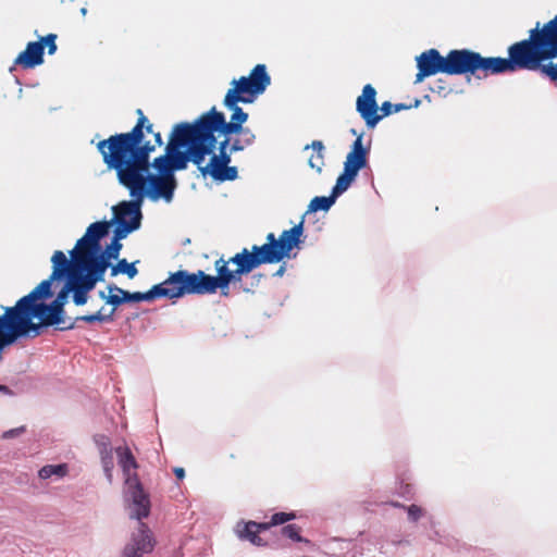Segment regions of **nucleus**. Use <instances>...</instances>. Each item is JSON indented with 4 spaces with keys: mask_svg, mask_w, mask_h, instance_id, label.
I'll use <instances>...</instances> for the list:
<instances>
[{
    "mask_svg": "<svg viewBox=\"0 0 557 557\" xmlns=\"http://www.w3.org/2000/svg\"><path fill=\"white\" fill-rule=\"evenodd\" d=\"M109 293L115 292L121 295V298H123V302L131 301V293L127 290L122 289L121 287H117L116 285H110L108 287Z\"/></svg>",
    "mask_w": 557,
    "mask_h": 557,
    "instance_id": "ea45409f",
    "label": "nucleus"
},
{
    "mask_svg": "<svg viewBox=\"0 0 557 557\" xmlns=\"http://www.w3.org/2000/svg\"><path fill=\"white\" fill-rule=\"evenodd\" d=\"M153 548L152 536L146 523L139 522L138 532L134 533L125 546L122 557H141Z\"/></svg>",
    "mask_w": 557,
    "mask_h": 557,
    "instance_id": "a211bd4d",
    "label": "nucleus"
},
{
    "mask_svg": "<svg viewBox=\"0 0 557 557\" xmlns=\"http://www.w3.org/2000/svg\"><path fill=\"white\" fill-rule=\"evenodd\" d=\"M99 455L113 451L111 441L107 435L99 434L94 437Z\"/></svg>",
    "mask_w": 557,
    "mask_h": 557,
    "instance_id": "473e14b6",
    "label": "nucleus"
},
{
    "mask_svg": "<svg viewBox=\"0 0 557 557\" xmlns=\"http://www.w3.org/2000/svg\"><path fill=\"white\" fill-rule=\"evenodd\" d=\"M246 147L245 144H243V140L239 138V136L237 138H235L231 145H230V152H237V151H242L244 150Z\"/></svg>",
    "mask_w": 557,
    "mask_h": 557,
    "instance_id": "a19ab883",
    "label": "nucleus"
},
{
    "mask_svg": "<svg viewBox=\"0 0 557 557\" xmlns=\"http://www.w3.org/2000/svg\"><path fill=\"white\" fill-rule=\"evenodd\" d=\"M52 272L28 295L22 297L12 307H7L0 315V359L3 351L18 339L40 335V325L32 321L33 308L45 298L52 296L51 286L54 281L67 277L71 267L65 253L55 250L51 257Z\"/></svg>",
    "mask_w": 557,
    "mask_h": 557,
    "instance_id": "7ed1b4c3",
    "label": "nucleus"
},
{
    "mask_svg": "<svg viewBox=\"0 0 557 557\" xmlns=\"http://www.w3.org/2000/svg\"><path fill=\"white\" fill-rule=\"evenodd\" d=\"M230 145H231L230 136H224V139L222 141H220V144H219V147H218L219 152L230 151Z\"/></svg>",
    "mask_w": 557,
    "mask_h": 557,
    "instance_id": "c03bdc74",
    "label": "nucleus"
},
{
    "mask_svg": "<svg viewBox=\"0 0 557 557\" xmlns=\"http://www.w3.org/2000/svg\"><path fill=\"white\" fill-rule=\"evenodd\" d=\"M199 171L203 176L209 174L218 182L234 181L238 175L236 166H230L213 156H211L210 161L206 165L203 163L200 165Z\"/></svg>",
    "mask_w": 557,
    "mask_h": 557,
    "instance_id": "aec40b11",
    "label": "nucleus"
},
{
    "mask_svg": "<svg viewBox=\"0 0 557 557\" xmlns=\"http://www.w3.org/2000/svg\"><path fill=\"white\" fill-rule=\"evenodd\" d=\"M157 298H164L163 287H162L161 283L153 285L146 293H140V292L131 293V301H133V302L151 301Z\"/></svg>",
    "mask_w": 557,
    "mask_h": 557,
    "instance_id": "b1692460",
    "label": "nucleus"
},
{
    "mask_svg": "<svg viewBox=\"0 0 557 557\" xmlns=\"http://www.w3.org/2000/svg\"><path fill=\"white\" fill-rule=\"evenodd\" d=\"M113 314H114V309H112L110 311V313H108V314H103L102 310H99L96 313L77 317L74 321L75 322L76 321H84V322H87V323L111 322V321H113Z\"/></svg>",
    "mask_w": 557,
    "mask_h": 557,
    "instance_id": "c756f323",
    "label": "nucleus"
},
{
    "mask_svg": "<svg viewBox=\"0 0 557 557\" xmlns=\"http://www.w3.org/2000/svg\"><path fill=\"white\" fill-rule=\"evenodd\" d=\"M520 70L539 72L557 82V15L529 30V37L513 44Z\"/></svg>",
    "mask_w": 557,
    "mask_h": 557,
    "instance_id": "20e7f679",
    "label": "nucleus"
},
{
    "mask_svg": "<svg viewBox=\"0 0 557 557\" xmlns=\"http://www.w3.org/2000/svg\"><path fill=\"white\" fill-rule=\"evenodd\" d=\"M508 58L483 57L470 49H454L447 53V75H473L481 78L520 70L513 44L507 49Z\"/></svg>",
    "mask_w": 557,
    "mask_h": 557,
    "instance_id": "0eeeda50",
    "label": "nucleus"
},
{
    "mask_svg": "<svg viewBox=\"0 0 557 557\" xmlns=\"http://www.w3.org/2000/svg\"><path fill=\"white\" fill-rule=\"evenodd\" d=\"M304 233V222H299L289 230H285L278 237L274 235V246L278 251L281 261L288 258L293 248L297 247L301 242Z\"/></svg>",
    "mask_w": 557,
    "mask_h": 557,
    "instance_id": "6ab92c4d",
    "label": "nucleus"
},
{
    "mask_svg": "<svg viewBox=\"0 0 557 557\" xmlns=\"http://www.w3.org/2000/svg\"><path fill=\"white\" fill-rule=\"evenodd\" d=\"M125 484V502L129 508V517L132 519L141 520L150 515L151 503L150 496L145 491L139 480L133 479V482Z\"/></svg>",
    "mask_w": 557,
    "mask_h": 557,
    "instance_id": "2eb2a0df",
    "label": "nucleus"
},
{
    "mask_svg": "<svg viewBox=\"0 0 557 557\" xmlns=\"http://www.w3.org/2000/svg\"><path fill=\"white\" fill-rule=\"evenodd\" d=\"M174 474L178 480H182L185 476V470L183 468H175Z\"/></svg>",
    "mask_w": 557,
    "mask_h": 557,
    "instance_id": "a18cd8bd",
    "label": "nucleus"
},
{
    "mask_svg": "<svg viewBox=\"0 0 557 557\" xmlns=\"http://www.w3.org/2000/svg\"><path fill=\"white\" fill-rule=\"evenodd\" d=\"M268 525L263 522H238L236 524V534L240 540H247L257 546H264L267 543L259 536V533L267 531Z\"/></svg>",
    "mask_w": 557,
    "mask_h": 557,
    "instance_id": "4be33fe9",
    "label": "nucleus"
},
{
    "mask_svg": "<svg viewBox=\"0 0 557 557\" xmlns=\"http://www.w3.org/2000/svg\"><path fill=\"white\" fill-rule=\"evenodd\" d=\"M285 272V267L284 265H281L280 269L276 271L275 275L276 276H282Z\"/></svg>",
    "mask_w": 557,
    "mask_h": 557,
    "instance_id": "49530a36",
    "label": "nucleus"
},
{
    "mask_svg": "<svg viewBox=\"0 0 557 557\" xmlns=\"http://www.w3.org/2000/svg\"><path fill=\"white\" fill-rule=\"evenodd\" d=\"M363 135L359 134L351 145L344 162V171L334 185V195L345 193L356 180L358 172L368 165L369 147L363 146Z\"/></svg>",
    "mask_w": 557,
    "mask_h": 557,
    "instance_id": "9b49d317",
    "label": "nucleus"
},
{
    "mask_svg": "<svg viewBox=\"0 0 557 557\" xmlns=\"http://www.w3.org/2000/svg\"><path fill=\"white\" fill-rule=\"evenodd\" d=\"M356 110L369 128H373L381 121L380 107L376 102V90L371 84L362 88L356 100Z\"/></svg>",
    "mask_w": 557,
    "mask_h": 557,
    "instance_id": "f3484780",
    "label": "nucleus"
},
{
    "mask_svg": "<svg viewBox=\"0 0 557 557\" xmlns=\"http://www.w3.org/2000/svg\"><path fill=\"white\" fill-rule=\"evenodd\" d=\"M310 147L313 149L314 153L309 157L308 164L320 174L324 166V145L321 140H313Z\"/></svg>",
    "mask_w": 557,
    "mask_h": 557,
    "instance_id": "5701e85b",
    "label": "nucleus"
},
{
    "mask_svg": "<svg viewBox=\"0 0 557 557\" xmlns=\"http://www.w3.org/2000/svg\"><path fill=\"white\" fill-rule=\"evenodd\" d=\"M233 135H238L239 138L243 140V144L246 145V147L251 146L256 139V135L252 133V131L244 126H242L240 132L234 133Z\"/></svg>",
    "mask_w": 557,
    "mask_h": 557,
    "instance_id": "c9c22d12",
    "label": "nucleus"
},
{
    "mask_svg": "<svg viewBox=\"0 0 557 557\" xmlns=\"http://www.w3.org/2000/svg\"><path fill=\"white\" fill-rule=\"evenodd\" d=\"M109 227L110 223L107 221L91 223L87 227L86 234L77 240L75 248L70 251L71 261L75 262L76 265H90L96 261H103L108 269L110 262H107L106 256L99 255V251L101 248L100 239L108 234Z\"/></svg>",
    "mask_w": 557,
    "mask_h": 557,
    "instance_id": "9d476101",
    "label": "nucleus"
},
{
    "mask_svg": "<svg viewBox=\"0 0 557 557\" xmlns=\"http://www.w3.org/2000/svg\"><path fill=\"white\" fill-rule=\"evenodd\" d=\"M231 153L230 151H226V152H219V153H214V151L211 153V156H213L214 158H216L218 160H220L221 162H224L225 164H230L231 163Z\"/></svg>",
    "mask_w": 557,
    "mask_h": 557,
    "instance_id": "79ce46f5",
    "label": "nucleus"
},
{
    "mask_svg": "<svg viewBox=\"0 0 557 557\" xmlns=\"http://www.w3.org/2000/svg\"><path fill=\"white\" fill-rule=\"evenodd\" d=\"M119 273L126 274L129 278L137 275L138 271L135 263H128L126 259H121L115 265L112 267L111 275L115 276Z\"/></svg>",
    "mask_w": 557,
    "mask_h": 557,
    "instance_id": "c85d7f7f",
    "label": "nucleus"
},
{
    "mask_svg": "<svg viewBox=\"0 0 557 557\" xmlns=\"http://www.w3.org/2000/svg\"><path fill=\"white\" fill-rule=\"evenodd\" d=\"M69 297V290H66V283L63 285L61 290L58 293L55 299L47 305L40 302L38 306L33 308L32 321L37 318L39 319L40 329L42 326L57 325L59 330H72L75 327V321L66 319L64 317V306Z\"/></svg>",
    "mask_w": 557,
    "mask_h": 557,
    "instance_id": "f8f14e48",
    "label": "nucleus"
},
{
    "mask_svg": "<svg viewBox=\"0 0 557 557\" xmlns=\"http://www.w3.org/2000/svg\"><path fill=\"white\" fill-rule=\"evenodd\" d=\"M224 262H226L227 268H230V264L235 265V269H231L233 284L239 283L243 276L262 264L281 262L278 251L274 246V234L269 233L263 245H253L250 249L243 248L233 257L224 258Z\"/></svg>",
    "mask_w": 557,
    "mask_h": 557,
    "instance_id": "6e6552de",
    "label": "nucleus"
},
{
    "mask_svg": "<svg viewBox=\"0 0 557 557\" xmlns=\"http://www.w3.org/2000/svg\"><path fill=\"white\" fill-rule=\"evenodd\" d=\"M137 122L131 132L111 135L100 140L97 149L109 170L116 172L117 181L128 189L140 208L146 196L171 201L177 186L176 178L149 174L150 153L163 145L160 132H153L141 109L136 110Z\"/></svg>",
    "mask_w": 557,
    "mask_h": 557,
    "instance_id": "f257e3e1",
    "label": "nucleus"
},
{
    "mask_svg": "<svg viewBox=\"0 0 557 557\" xmlns=\"http://www.w3.org/2000/svg\"><path fill=\"white\" fill-rule=\"evenodd\" d=\"M336 197L337 196L334 195V188L332 189V195L329 197L317 196L310 201V203L308 206V211L309 212H317L319 210L327 211L331 208V206L334 203Z\"/></svg>",
    "mask_w": 557,
    "mask_h": 557,
    "instance_id": "bb28decb",
    "label": "nucleus"
},
{
    "mask_svg": "<svg viewBox=\"0 0 557 557\" xmlns=\"http://www.w3.org/2000/svg\"><path fill=\"white\" fill-rule=\"evenodd\" d=\"M418 73L414 83H421L425 77L437 73L447 74V54L442 55L438 50L432 48L417 57Z\"/></svg>",
    "mask_w": 557,
    "mask_h": 557,
    "instance_id": "dca6fc26",
    "label": "nucleus"
},
{
    "mask_svg": "<svg viewBox=\"0 0 557 557\" xmlns=\"http://www.w3.org/2000/svg\"><path fill=\"white\" fill-rule=\"evenodd\" d=\"M100 459H101V465H102L106 478L109 483H112L113 468H114L113 451L101 454Z\"/></svg>",
    "mask_w": 557,
    "mask_h": 557,
    "instance_id": "7c9ffc66",
    "label": "nucleus"
},
{
    "mask_svg": "<svg viewBox=\"0 0 557 557\" xmlns=\"http://www.w3.org/2000/svg\"><path fill=\"white\" fill-rule=\"evenodd\" d=\"M55 39V34H48L38 41L28 42L25 50L16 57L14 64L23 69H34L42 64L45 47H48L49 54H53L57 51Z\"/></svg>",
    "mask_w": 557,
    "mask_h": 557,
    "instance_id": "4468645a",
    "label": "nucleus"
},
{
    "mask_svg": "<svg viewBox=\"0 0 557 557\" xmlns=\"http://www.w3.org/2000/svg\"><path fill=\"white\" fill-rule=\"evenodd\" d=\"M420 103H421L420 99H416L413 104H405V103L393 104L389 101H385L380 107L381 120L385 116L391 115L392 113H397V112H400L403 110H407L410 108H418L420 106Z\"/></svg>",
    "mask_w": 557,
    "mask_h": 557,
    "instance_id": "a878e982",
    "label": "nucleus"
},
{
    "mask_svg": "<svg viewBox=\"0 0 557 557\" xmlns=\"http://www.w3.org/2000/svg\"><path fill=\"white\" fill-rule=\"evenodd\" d=\"M99 296L100 298L104 299L107 304L112 305L114 310L116 307L123 304V298H121L119 293L113 294L112 292L107 296L104 292H100Z\"/></svg>",
    "mask_w": 557,
    "mask_h": 557,
    "instance_id": "e433bc0d",
    "label": "nucleus"
},
{
    "mask_svg": "<svg viewBox=\"0 0 557 557\" xmlns=\"http://www.w3.org/2000/svg\"><path fill=\"white\" fill-rule=\"evenodd\" d=\"M296 515L294 512H276L271 517L269 522H264L268 525V530L273 525H280L290 520H294Z\"/></svg>",
    "mask_w": 557,
    "mask_h": 557,
    "instance_id": "2f4dec72",
    "label": "nucleus"
},
{
    "mask_svg": "<svg viewBox=\"0 0 557 557\" xmlns=\"http://www.w3.org/2000/svg\"><path fill=\"white\" fill-rule=\"evenodd\" d=\"M113 210L116 223L113 240L120 243L121 239L140 226L141 212L138 202L132 201H123Z\"/></svg>",
    "mask_w": 557,
    "mask_h": 557,
    "instance_id": "ddd939ff",
    "label": "nucleus"
},
{
    "mask_svg": "<svg viewBox=\"0 0 557 557\" xmlns=\"http://www.w3.org/2000/svg\"><path fill=\"white\" fill-rule=\"evenodd\" d=\"M408 517L411 521H418L422 516V509L417 505L407 507Z\"/></svg>",
    "mask_w": 557,
    "mask_h": 557,
    "instance_id": "58836bf2",
    "label": "nucleus"
},
{
    "mask_svg": "<svg viewBox=\"0 0 557 557\" xmlns=\"http://www.w3.org/2000/svg\"><path fill=\"white\" fill-rule=\"evenodd\" d=\"M433 92H436L443 97H446L451 92V87L446 84L444 79H437L434 86L431 88Z\"/></svg>",
    "mask_w": 557,
    "mask_h": 557,
    "instance_id": "4c0bfd02",
    "label": "nucleus"
},
{
    "mask_svg": "<svg viewBox=\"0 0 557 557\" xmlns=\"http://www.w3.org/2000/svg\"><path fill=\"white\" fill-rule=\"evenodd\" d=\"M271 84V77L264 64H257L248 76H242L231 82L232 87L227 90L223 104L232 111L231 120L227 122L224 113L212 107L195 120L196 124L216 147L215 134L232 136L240 132L242 126L248 120V113L240 107L239 102L251 103L255 98L263 94Z\"/></svg>",
    "mask_w": 557,
    "mask_h": 557,
    "instance_id": "f03ea898",
    "label": "nucleus"
},
{
    "mask_svg": "<svg viewBox=\"0 0 557 557\" xmlns=\"http://www.w3.org/2000/svg\"><path fill=\"white\" fill-rule=\"evenodd\" d=\"M152 166L157 170V175L175 177L172 170L171 156L168 153V150H165V154L159 156L153 160Z\"/></svg>",
    "mask_w": 557,
    "mask_h": 557,
    "instance_id": "393cba45",
    "label": "nucleus"
},
{
    "mask_svg": "<svg viewBox=\"0 0 557 557\" xmlns=\"http://www.w3.org/2000/svg\"><path fill=\"white\" fill-rule=\"evenodd\" d=\"M215 148L194 121L181 122L173 126L165 150L171 156L172 170L175 172L185 170L189 161L199 169L206 157Z\"/></svg>",
    "mask_w": 557,
    "mask_h": 557,
    "instance_id": "423d86ee",
    "label": "nucleus"
},
{
    "mask_svg": "<svg viewBox=\"0 0 557 557\" xmlns=\"http://www.w3.org/2000/svg\"><path fill=\"white\" fill-rule=\"evenodd\" d=\"M300 527L296 525V524H287L285 527H283L282 529V534L290 540H293L294 542H302L304 539L301 537L300 535Z\"/></svg>",
    "mask_w": 557,
    "mask_h": 557,
    "instance_id": "72a5a7b5",
    "label": "nucleus"
},
{
    "mask_svg": "<svg viewBox=\"0 0 557 557\" xmlns=\"http://www.w3.org/2000/svg\"><path fill=\"white\" fill-rule=\"evenodd\" d=\"M67 472L69 468L66 463L47 465L39 470L38 475L40 479L46 480L51 478L52 475L63 478L67 474Z\"/></svg>",
    "mask_w": 557,
    "mask_h": 557,
    "instance_id": "cd10ccee",
    "label": "nucleus"
},
{
    "mask_svg": "<svg viewBox=\"0 0 557 557\" xmlns=\"http://www.w3.org/2000/svg\"><path fill=\"white\" fill-rule=\"evenodd\" d=\"M107 264L103 261H96L92 264L76 265L71 262L66 277V290L73 293V301L76 306H83L88 300V293L91 292L98 282L104 280Z\"/></svg>",
    "mask_w": 557,
    "mask_h": 557,
    "instance_id": "1a4fd4ad",
    "label": "nucleus"
},
{
    "mask_svg": "<svg viewBox=\"0 0 557 557\" xmlns=\"http://www.w3.org/2000/svg\"><path fill=\"white\" fill-rule=\"evenodd\" d=\"M396 507H404L403 505L400 504H395Z\"/></svg>",
    "mask_w": 557,
    "mask_h": 557,
    "instance_id": "09e8293b",
    "label": "nucleus"
},
{
    "mask_svg": "<svg viewBox=\"0 0 557 557\" xmlns=\"http://www.w3.org/2000/svg\"><path fill=\"white\" fill-rule=\"evenodd\" d=\"M122 247L123 246L121 243L112 240V243L107 247V249L103 252L99 251V255H104L107 258V262H109L110 259H117Z\"/></svg>",
    "mask_w": 557,
    "mask_h": 557,
    "instance_id": "f704fd0d",
    "label": "nucleus"
},
{
    "mask_svg": "<svg viewBox=\"0 0 557 557\" xmlns=\"http://www.w3.org/2000/svg\"><path fill=\"white\" fill-rule=\"evenodd\" d=\"M119 465L123 471L124 483L133 482V479L139 480L136 470L138 463L128 446H120L115 448Z\"/></svg>",
    "mask_w": 557,
    "mask_h": 557,
    "instance_id": "412c9836",
    "label": "nucleus"
},
{
    "mask_svg": "<svg viewBox=\"0 0 557 557\" xmlns=\"http://www.w3.org/2000/svg\"><path fill=\"white\" fill-rule=\"evenodd\" d=\"M24 431H25L24 426L9 430V431L3 433V438H12L14 436H17V435L22 434Z\"/></svg>",
    "mask_w": 557,
    "mask_h": 557,
    "instance_id": "37998d69",
    "label": "nucleus"
},
{
    "mask_svg": "<svg viewBox=\"0 0 557 557\" xmlns=\"http://www.w3.org/2000/svg\"><path fill=\"white\" fill-rule=\"evenodd\" d=\"M216 275L207 274L202 270L190 273L187 270H178L171 273L169 277L161 283L163 287L164 298L174 299L185 295H211L218 289L221 295L227 297L230 295V285L233 284V275L231 268L226 267L224 257H220L214 261Z\"/></svg>",
    "mask_w": 557,
    "mask_h": 557,
    "instance_id": "39448f33",
    "label": "nucleus"
},
{
    "mask_svg": "<svg viewBox=\"0 0 557 557\" xmlns=\"http://www.w3.org/2000/svg\"><path fill=\"white\" fill-rule=\"evenodd\" d=\"M0 389H1V391H7L8 388H7V386H2V385H0Z\"/></svg>",
    "mask_w": 557,
    "mask_h": 557,
    "instance_id": "de8ad7c7",
    "label": "nucleus"
}]
</instances>
